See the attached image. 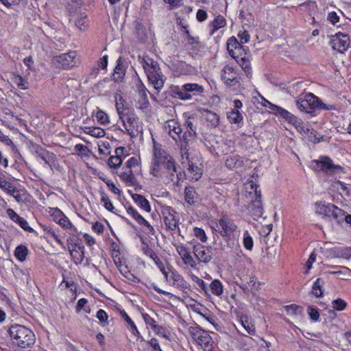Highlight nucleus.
<instances>
[{
  "label": "nucleus",
  "instance_id": "f257e3e1",
  "mask_svg": "<svg viewBox=\"0 0 351 351\" xmlns=\"http://www.w3.org/2000/svg\"><path fill=\"white\" fill-rule=\"evenodd\" d=\"M212 228L226 242L228 247H238L240 230L234 221L227 215H221L213 222Z\"/></svg>",
  "mask_w": 351,
  "mask_h": 351
},
{
  "label": "nucleus",
  "instance_id": "f03ea898",
  "mask_svg": "<svg viewBox=\"0 0 351 351\" xmlns=\"http://www.w3.org/2000/svg\"><path fill=\"white\" fill-rule=\"evenodd\" d=\"M138 60L144 69L149 82L156 90L160 91L164 86L165 79L158 62L148 56H143L142 58L139 56Z\"/></svg>",
  "mask_w": 351,
  "mask_h": 351
},
{
  "label": "nucleus",
  "instance_id": "7ed1b4c3",
  "mask_svg": "<svg viewBox=\"0 0 351 351\" xmlns=\"http://www.w3.org/2000/svg\"><path fill=\"white\" fill-rule=\"evenodd\" d=\"M9 334L13 343L22 348L30 347L35 343L34 332L24 326H12L9 328Z\"/></svg>",
  "mask_w": 351,
  "mask_h": 351
},
{
  "label": "nucleus",
  "instance_id": "20e7f679",
  "mask_svg": "<svg viewBox=\"0 0 351 351\" xmlns=\"http://www.w3.org/2000/svg\"><path fill=\"white\" fill-rule=\"evenodd\" d=\"M295 104L300 111L307 113H311L313 110L317 108L324 110L332 109V106L328 107L325 104L322 103L317 97L311 93L301 95L299 99L295 101Z\"/></svg>",
  "mask_w": 351,
  "mask_h": 351
},
{
  "label": "nucleus",
  "instance_id": "39448f33",
  "mask_svg": "<svg viewBox=\"0 0 351 351\" xmlns=\"http://www.w3.org/2000/svg\"><path fill=\"white\" fill-rule=\"evenodd\" d=\"M163 181L165 184H170L173 186H179L186 176L184 171H179L175 160H169L165 167Z\"/></svg>",
  "mask_w": 351,
  "mask_h": 351
},
{
  "label": "nucleus",
  "instance_id": "423d86ee",
  "mask_svg": "<svg viewBox=\"0 0 351 351\" xmlns=\"http://www.w3.org/2000/svg\"><path fill=\"white\" fill-rule=\"evenodd\" d=\"M204 89V87L196 83L185 84L181 86H175L173 93L175 97L184 101L191 100L194 97L201 95Z\"/></svg>",
  "mask_w": 351,
  "mask_h": 351
},
{
  "label": "nucleus",
  "instance_id": "0eeeda50",
  "mask_svg": "<svg viewBox=\"0 0 351 351\" xmlns=\"http://www.w3.org/2000/svg\"><path fill=\"white\" fill-rule=\"evenodd\" d=\"M189 332L194 341L200 346L204 351H212L213 341L208 332L199 326H190Z\"/></svg>",
  "mask_w": 351,
  "mask_h": 351
},
{
  "label": "nucleus",
  "instance_id": "6e6552de",
  "mask_svg": "<svg viewBox=\"0 0 351 351\" xmlns=\"http://www.w3.org/2000/svg\"><path fill=\"white\" fill-rule=\"evenodd\" d=\"M311 167L313 170L324 171L327 174H335L342 171V167L334 165L332 160L327 156H321L319 160H314L311 162Z\"/></svg>",
  "mask_w": 351,
  "mask_h": 351
},
{
  "label": "nucleus",
  "instance_id": "1a4fd4ad",
  "mask_svg": "<svg viewBox=\"0 0 351 351\" xmlns=\"http://www.w3.org/2000/svg\"><path fill=\"white\" fill-rule=\"evenodd\" d=\"M119 119L123 123L125 130L131 136H136L138 134V125L136 117L131 109L125 111L119 109Z\"/></svg>",
  "mask_w": 351,
  "mask_h": 351
},
{
  "label": "nucleus",
  "instance_id": "9d476101",
  "mask_svg": "<svg viewBox=\"0 0 351 351\" xmlns=\"http://www.w3.org/2000/svg\"><path fill=\"white\" fill-rule=\"evenodd\" d=\"M330 45L332 49L343 53L351 46L350 38L348 34L338 32L330 37Z\"/></svg>",
  "mask_w": 351,
  "mask_h": 351
},
{
  "label": "nucleus",
  "instance_id": "9b49d317",
  "mask_svg": "<svg viewBox=\"0 0 351 351\" xmlns=\"http://www.w3.org/2000/svg\"><path fill=\"white\" fill-rule=\"evenodd\" d=\"M317 213L328 217L337 219L343 216V210L334 204L326 202H320L317 204Z\"/></svg>",
  "mask_w": 351,
  "mask_h": 351
},
{
  "label": "nucleus",
  "instance_id": "f8f14e48",
  "mask_svg": "<svg viewBox=\"0 0 351 351\" xmlns=\"http://www.w3.org/2000/svg\"><path fill=\"white\" fill-rule=\"evenodd\" d=\"M237 75V71L232 65L227 64L221 70V80L228 86H233L239 83Z\"/></svg>",
  "mask_w": 351,
  "mask_h": 351
},
{
  "label": "nucleus",
  "instance_id": "ddd939ff",
  "mask_svg": "<svg viewBox=\"0 0 351 351\" xmlns=\"http://www.w3.org/2000/svg\"><path fill=\"white\" fill-rule=\"evenodd\" d=\"M193 253L196 258L203 263H208L213 258L211 247H206L199 243L193 246Z\"/></svg>",
  "mask_w": 351,
  "mask_h": 351
},
{
  "label": "nucleus",
  "instance_id": "4468645a",
  "mask_svg": "<svg viewBox=\"0 0 351 351\" xmlns=\"http://www.w3.org/2000/svg\"><path fill=\"white\" fill-rule=\"evenodd\" d=\"M53 62L58 67L71 68L76 64L75 52L63 53L54 57Z\"/></svg>",
  "mask_w": 351,
  "mask_h": 351
},
{
  "label": "nucleus",
  "instance_id": "2eb2a0df",
  "mask_svg": "<svg viewBox=\"0 0 351 351\" xmlns=\"http://www.w3.org/2000/svg\"><path fill=\"white\" fill-rule=\"evenodd\" d=\"M176 251L180 256L183 263L191 268L196 269L197 267V262L191 256L189 248L183 244L175 245Z\"/></svg>",
  "mask_w": 351,
  "mask_h": 351
},
{
  "label": "nucleus",
  "instance_id": "dca6fc26",
  "mask_svg": "<svg viewBox=\"0 0 351 351\" xmlns=\"http://www.w3.org/2000/svg\"><path fill=\"white\" fill-rule=\"evenodd\" d=\"M153 156V160L162 164L164 167L167 165L169 160H175L164 149L162 148L161 145L156 143L154 141Z\"/></svg>",
  "mask_w": 351,
  "mask_h": 351
},
{
  "label": "nucleus",
  "instance_id": "f3484780",
  "mask_svg": "<svg viewBox=\"0 0 351 351\" xmlns=\"http://www.w3.org/2000/svg\"><path fill=\"white\" fill-rule=\"evenodd\" d=\"M255 199L252 200L249 205V211L254 217H260L263 213V208L261 199V191H258V186H254Z\"/></svg>",
  "mask_w": 351,
  "mask_h": 351
},
{
  "label": "nucleus",
  "instance_id": "a211bd4d",
  "mask_svg": "<svg viewBox=\"0 0 351 351\" xmlns=\"http://www.w3.org/2000/svg\"><path fill=\"white\" fill-rule=\"evenodd\" d=\"M196 123L197 120L194 117H188L186 121V131L182 134V141L189 144L196 136Z\"/></svg>",
  "mask_w": 351,
  "mask_h": 351
},
{
  "label": "nucleus",
  "instance_id": "6ab92c4d",
  "mask_svg": "<svg viewBox=\"0 0 351 351\" xmlns=\"http://www.w3.org/2000/svg\"><path fill=\"white\" fill-rule=\"evenodd\" d=\"M169 283L183 292L186 293L187 291L189 290V284L184 280L181 274L175 270L171 271Z\"/></svg>",
  "mask_w": 351,
  "mask_h": 351
},
{
  "label": "nucleus",
  "instance_id": "aec40b11",
  "mask_svg": "<svg viewBox=\"0 0 351 351\" xmlns=\"http://www.w3.org/2000/svg\"><path fill=\"white\" fill-rule=\"evenodd\" d=\"M165 130L171 137L176 141L178 140L182 141V136H181L182 128L178 122L174 119L168 120L165 125Z\"/></svg>",
  "mask_w": 351,
  "mask_h": 351
},
{
  "label": "nucleus",
  "instance_id": "412c9836",
  "mask_svg": "<svg viewBox=\"0 0 351 351\" xmlns=\"http://www.w3.org/2000/svg\"><path fill=\"white\" fill-rule=\"evenodd\" d=\"M127 213L128 215L132 216L137 223L145 227V231L147 234H154L155 230L153 226H151L149 222L145 219V218L142 217L134 208L129 207L127 208Z\"/></svg>",
  "mask_w": 351,
  "mask_h": 351
},
{
  "label": "nucleus",
  "instance_id": "4be33fe9",
  "mask_svg": "<svg viewBox=\"0 0 351 351\" xmlns=\"http://www.w3.org/2000/svg\"><path fill=\"white\" fill-rule=\"evenodd\" d=\"M7 214L10 219L17 223L24 230L29 232H34V229L29 226L28 222L24 218L20 217L13 209H8Z\"/></svg>",
  "mask_w": 351,
  "mask_h": 351
},
{
  "label": "nucleus",
  "instance_id": "5701e85b",
  "mask_svg": "<svg viewBox=\"0 0 351 351\" xmlns=\"http://www.w3.org/2000/svg\"><path fill=\"white\" fill-rule=\"evenodd\" d=\"M184 167L186 168V176H188L190 180L197 181L202 177V170L195 161Z\"/></svg>",
  "mask_w": 351,
  "mask_h": 351
},
{
  "label": "nucleus",
  "instance_id": "b1692460",
  "mask_svg": "<svg viewBox=\"0 0 351 351\" xmlns=\"http://www.w3.org/2000/svg\"><path fill=\"white\" fill-rule=\"evenodd\" d=\"M117 63V64L114 69L113 77L115 81L118 82L121 81L125 76L127 69V62L121 57H119Z\"/></svg>",
  "mask_w": 351,
  "mask_h": 351
},
{
  "label": "nucleus",
  "instance_id": "393cba45",
  "mask_svg": "<svg viewBox=\"0 0 351 351\" xmlns=\"http://www.w3.org/2000/svg\"><path fill=\"white\" fill-rule=\"evenodd\" d=\"M267 102L273 106V109H276L277 113L283 118H285L289 123H292L295 125H298L301 123L300 119H298L295 116L290 113L287 110H285L277 106L273 105L269 101Z\"/></svg>",
  "mask_w": 351,
  "mask_h": 351
},
{
  "label": "nucleus",
  "instance_id": "a878e982",
  "mask_svg": "<svg viewBox=\"0 0 351 351\" xmlns=\"http://www.w3.org/2000/svg\"><path fill=\"white\" fill-rule=\"evenodd\" d=\"M164 222L169 230H174L178 227V221L173 214L170 212V208H167L162 211Z\"/></svg>",
  "mask_w": 351,
  "mask_h": 351
},
{
  "label": "nucleus",
  "instance_id": "bb28decb",
  "mask_svg": "<svg viewBox=\"0 0 351 351\" xmlns=\"http://www.w3.org/2000/svg\"><path fill=\"white\" fill-rule=\"evenodd\" d=\"M34 152L41 160H43L45 164L50 165V160H53L55 155L43 149L40 145H34L33 147Z\"/></svg>",
  "mask_w": 351,
  "mask_h": 351
},
{
  "label": "nucleus",
  "instance_id": "cd10ccee",
  "mask_svg": "<svg viewBox=\"0 0 351 351\" xmlns=\"http://www.w3.org/2000/svg\"><path fill=\"white\" fill-rule=\"evenodd\" d=\"M243 165V158L237 154L228 156L225 161V165L230 169L239 168L242 167Z\"/></svg>",
  "mask_w": 351,
  "mask_h": 351
},
{
  "label": "nucleus",
  "instance_id": "c85d7f7f",
  "mask_svg": "<svg viewBox=\"0 0 351 351\" xmlns=\"http://www.w3.org/2000/svg\"><path fill=\"white\" fill-rule=\"evenodd\" d=\"M298 8L302 11L306 12V14L314 19V15L317 10V5L315 1H307L304 3H300L298 5Z\"/></svg>",
  "mask_w": 351,
  "mask_h": 351
},
{
  "label": "nucleus",
  "instance_id": "c756f323",
  "mask_svg": "<svg viewBox=\"0 0 351 351\" xmlns=\"http://www.w3.org/2000/svg\"><path fill=\"white\" fill-rule=\"evenodd\" d=\"M199 196L193 186H186L184 189V199L190 205H194L197 202Z\"/></svg>",
  "mask_w": 351,
  "mask_h": 351
},
{
  "label": "nucleus",
  "instance_id": "7c9ffc66",
  "mask_svg": "<svg viewBox=\"0 0 351 351\" xmlns=\"http://www.w3.org/2000/svg\"><path fill=\"white\" fill-rule=\"evenodd\" d=\"M119 177L127 186H134L137 184V180L133 171L130 169H128V171L121 173Z\"/></svg>",
  "mask_w": 351,
  "mask_h": 351
},
{
  "label": "nucleus",
  "instance_id": "2f4dec72",
  "mask_svg": "<svg viewBox=\"0 0 351 351\" xmlns=\"http://www.w3.org/2000/svg\"><path fill=\"white\" fill-rule=\"evenodd\" d=\"M226 25V21L225 18L221 15H218L209 25L210 27V35H213L219 29L223 27Z\"/></svg>",
  "mask_w": 351,
  "mask_h": 351
},
{
  "label": "nucleus",
  "instance_id": "473e14b6",
  "mask_svg": "<svg viewBox=\"0 0 351 351\" xmlns=\"http://www.w3.org/2000/svg\"><path fill=\"white\" fill-rule=\"evenodd\" d=\"M56 220L57 223L64 228H71L73 227L69 218L59 209L56 210Z\"/></svg>",
  "mask_w": 351,
  "mask_h": 351
},
{
  "label": "nucleus",
  "instance_id": "72a5a7b5",
  "mask_svg": "<svg viewBox=\"0 0 351 351\" xmlns=\"http://www.w3.org/2000/svg\"><path fill=\"white\" fill-rule=\"evenodd\" d=\"M132 197L134 202L143 210L146 212L151 210L149 203L145 197L139 194H134Z\"/></svg>",
  "mask_w": 351,
  "mask_h": 351
},
{
  "label": "nucleus",
  "instance_id": "f704fd0d",
  "mask_svg": "<svg viewBox=\"0 0 351 351\" xmlns=\"http://www.w3.org/2000/svg\"><path fill=\"white\" fill-rule=\"evenodd\" d=\"M187 145L184 142L181 145L180 152H181V163L184 167L188 164L194 161V158L190 157V154L187 149Z\"/></svg>",
  "mask_w": 351,
  "mask_h": 351
},
{
  "label": "nucleus",
  "instance_id": "c9c22d12",
  "mask_svg": "<svg viewBox=\"0 0 351 351\" xmlns=\"http://www.w3.org/2000/svg\"><path fill=\"white\" fill-rule=\"evenodd\" d=\"M208 293L211 292L213 294L220 296L223 294V289L221 282L219 280H214L208 285Z\"/></svg>",
  "mask_w": 351,
  "mask_h": 351
},
{
  "label": "nucleus",
  "instance_id": "e433bc0d",
  "mask_svg": "<svg viewBox=\"0 0 351 351\" xmlns=\"http://www.w3.org/2000/svg\"><path fill=\"white\" fill-rule=\"evenodd\" d=\"M75 25L80 30H86L88 26V19L85 13H79L75 19Z\"/></svg>",
  "mask_w": 351,
  "mask_h": 351
},
{
  "label": "nucleus",
  "instance_id": "4c0bfd02",
  "mask_svg": "<svg viewBox=\"0 0 351 351\" xmlns=\"http://www.w3.org/2000/svg\"><path fill=\"white\" fill-rule=\"evenodd\" d=\"M120 315H121L122 318H123L124 320L127 322L128 326L130 327V330H131L132 333L136 337H139L140 332H139L138 330L137 329L136 324L132 320V319L128 316V315L125 313V311L123 310H121Z\"/></svg>",
  "mask_w": 351,
  "mask_h": 351
},
{
  "label": "nucleus",
  "instance_id": "58836bf2",
  "mask_svg": "<svg viewBox=\"0 0 351 351\" xmlns=\"http://www.w3.org/2000/svg\"><path fill=\"white\" fill-rule=\"evenodd\" d=\"M28 254V249L25 245H20L15 249L14 256L20 262L25 261Z\"/></svg>",
  "mask_w": 351,
  "mask_h": 351
},
{
  "label": "nucleus",
  "instance_id": "ea45409f",
  "mask_svg": "<svg viewBox=\"0 0 351 351\" xmlns=\"http://www.w3.org/2000/svg\"><path fill=\"white\" fill-rule=\"evenodd\" d=\"M137 89H138V93L139 97L142 99L143 101V106L145 108L147 107L149 104L147 96V88L144 86V84L142 83V82L138 79V84H136Z\"/></svg>",
  "mask_w": 351,
  "mask_h": 351
},
{
  "label": "nucleus",
  "instance_id": "a19ab883",
  "mask_svg": "<svg viewBox=\"0 0 351 351\" xmlns=\"http://www.w3.org/2000/svg\"><path fill=\"white\" fill-rule=\"evenodd\" d=\"M326 267L327 268L330 269L328 272L331 274L342 276V274L346 275L351 273V270L345 267H342L341 266L337 265H327Z\"/></svg>",
  "mask_w": 351,
  "mask_h": 351
},
{
  "label": "nucleus",
  "instance_id": "79ce46f5",
  "mask_svg": "<svg viewBox=\"0 0 351 351\" xmlns=\"http://www.w3.org/2000/svg\"><path fill=\"white\" fill-rule=\"evenodd\" d=\"M227 118L231 123L239 124L243 120V116L239 110H232L227 113Z\"/></svg>",
  "mask_w": 351,
  "mask_h": 351
},
{
  "label": "nucleus",
  "instance_id": "37998d69",
  "mask_svg": "<svg viewBox=\"0 0 351 351\" xmlns=\"http://www.w3.org/2000/svg\"><path fill=\"white\" fill-rule=\"evenodd\" d=\"M84 132L86 134L96 138L104 137L106 134L105 130L100 128H86Z\"/></svg>",
  "mask_w": 351,
  "mask_h": 351
},
{
  "label": "nucleus",
  "instance_id": "c03bdc74",
  "mask_svg": "<svg viewBox=\"0 0 351 351\" xmlns=\"http://www.w3.org/2000/svg\"><path fill=\"white\" fill-rule=\"evenodd\" d=\"M323 281L321 278H317L312 287V293L317 298H319L323 295L322 285Z\"/></svg>",
  "mask_w": 351,
  "mask_h": 351
},
{
  "label": "nucleus",
  "instance_id": "a18cd8bd",
  "mask_svg": "<svg viewBox=\"0 0 351 351\" xmlns=\"http://www.w3.org/2000/svg\"><path fill=\"white\" fill-rule=\"evenodd\" d=\"M71 245L75 247L71 249V246H69V251L71 256H74V253H80V259L82 261L84 258V246L77 243H71Z\"/></svg>",
  "mask_w": 351,
  "mask_h": 351
},
{
  "label": "nucleus",
  "instance_id": "49530a36",
  "mask_svg": "<svg viewBox=\"0 0 351 351\" xmlns=\"http://www.w3.org/2000/svg\"><path fill=\"white\" fill-rule=\"evenodd\" d=\"M243 243L246 250L251 251L253 249L254 241L248 230H245L243 232Z\"/></svg>",
  "mask_w": 351,
  "mask_h": 351
},
{
  "label": "nucleus",
  "instance_id": "de8ad7c7",
  "mask_svg": "<svg viewBox=\"0 0 351 351\" xmlns=\"http://www.w3.org/2000/svg\"><path fill=\"white\" fill-rule=\"evenodd\" d=\"M12 81L15 83L17 86L22 90L28 89V82L21 75H14L12 78Z\"/></svg>",
  "mask_w": 351,
  "mask_h": 351
},
{
  "label": "nucleus",
  "instance_id": "09e8293b",
  "mask_svg": "<svg viewBox=\"0 0 351 351\" xmlns=\"http://www.w3.org/2000/svg\"><path fill=\"white\" fill-rule=\"evenodd\" d=\"M122 158L115 156H111L108 160V165L110 168L117 169L122 164Z\"/></svg>",
  "mask_w": 351,
  "mask_h": 351
},
{
  "label": "nucleus",
  "instance_id": "8fccbe9b",
  "mask_svg": "<svg viewBox=\"0 0 351 351\" xmlns=\"http://www.w3.org/2000/svg\"><path fill=\"white\" fill-rule=\"evenodd\" d=\"M241 323L248 334L252 335L255 332V328L253 324L248 320L247 317H242Z\"/></svg>",
  "mask_w": 351,
  "mask_h": 351
},
{
  "label": "nucleus",
  "instance_id": "3c124183",
  "mask_svg": "<svg viewBox=\"0 0 351 351\" xmlns=\"http://www.w3.org/2000/svg\"><path fill=\"white\" fill-rule=\"evenodd\" d=\"M142 316L147 326H150L154 330H159L160 328V327L156 324L155 319L149 314L143 313Z\"/></svg>",
  "mask_w": 351,
  "mask_h": 351
},
{
  "label": "nucleus",
  "instance_id": "603ef678",
  "mask_svg": "<svg viewBox=\"0 0 351 351\" xmlns=\"http://www.w3.org/2000/svg\"><path fill=\"white\" fill-rule=\"evenodd\" d=\"M346 306L347 302L341 298L334 300L332 302V307L337 311H343L346 308Z\"/></svg>",
  "mask_w": 351,
  "mask_h": 351
},
{
  "label": "nucleus",
  "instance_id": "864d4df0",
  "mask_svg": "<svg viewBox=\"0 0 351 351\" xmlns=\"http://www.w3.org/2000/svg\"><path fill=\"white\" fill-rule=\"evenodd\" d=\"M193 235L203 243L207 241V237L204 230L200 228L195 227L193 228Z\"/></svg>",
  "mask_w": 351,
  "mask_h": 351
},
{
  "label": "nucleus",
  "instance_id": "5fc2aeb1",
  "mask_svg": "<svg viewBox=\"0 0 351 351\" xmlns=\"http://www.w3.org/2000/svg\"><path fill=\"white\" fill-rule=\"evenodd\" d=\"M237 62L239 64V65L242 67V69L247 74L250 73L251 67L250 65V62L245 57L241 58L240 59L238 58L237 60Z\"/></svg>",
  "mask_w": 351,
  "mask_h": 351
},
{
  "label": "nucleus",
  "instance_id": "6e6d98bb",
  "mask_svg": "<svg viewBox=\"0 0 351 351\" xmlns=\"http://www.w3.org/2000/svg\"><path fill=\"white\" fill-rule=\"evenodd\" d=\"M160 163L156 162V161H152V165L150 169V173L156 178L162 177V174L160 172Z\"/></svg>",
  "mask_w": 351,
  "mask_h": 351
},
{
  "label": "nucleus",
  "instance_id": "4d7b16f0",
  "mask_svg": "<svg viewBox=\"0 0 351 351\" xmlns=\"http://www.w3.org/2000/svg\"><path fill=\"white\" fill-rule=\"evenodd\" d=\"M241 47V44L238 42L234 36L230 37L227 41V49L233 48L235 50H239Z\"/></svg>",
  "mask_w": 351,
  "mask_h": 351
},
{
  "label": "nucleus",
  "instance_id": "13d9d810",
  "mask_svg": "<svg viewBox=\"0 0 351 351\" xmlns=\"http://www.w3.org/2000/svg\"><path fill=\"white\" fill-rule=\"evenodd\" d=\"M192 279L199 288L208 295V285L203 280L196 276H193Z\"/></svg>",
  "mask_w": 351,
  "mask_h": 351
},
{
  "label": "nucleus",
  "instance_id": "bf43d9fd",
  "mask_svg": "<svg viewBox=\"0 0 351 351\" xmlns=\"http://www.w3.org/2000/svg\"><path fill=\"white\" fill-rule=\"evenodd\" d=\"M307 313L311 318V319L313 322H318L319 319V313L317 309L312 307L308 306Z\"/></svg>",
  "mask_w": 351,
  "mask_h": 351
},
{
  "label": "nucleus",
  "instance_id": "052dcab7",
  "mask_svg": "<svg viewBox=\"0 0 351 351\" xmlns=\"http://www.w3.org/2000/svg\"><path fill=\"white\" fill-rule=\"evenodd\" d=\"M163 2L168 5L169 10L180 8L183 5V0H163Z\"/></svg>",
  "mask_w": 351,
  "mask_h": 351
},
{
  "label": "nucleus",
  "instance_id": "680f3d73",
  "mask_svg": "<svg viewBox=\"0 0 351 351\" xmlns=\"http://www.w3.org/2000/svg\"><path fill=\"white\" fill-rule=\"evenodd\" d=\"M285 308L289 315L300 314L302 312V308L296 304H291Z\"/></svg>",
  "mask_w": 351,
  "mask_h": 351
},
{
  "label": "nucleus",
  "instance_id": "e2e57ef3",
  "mask_svg": "<svg viewBox=\"0 0 351 351\" xmlns=\"http://www.w3.org/2000/svg\"><path fill=\"white\" fill-rule=\"evenodd\" d=\"M101 202L104 203V206L109 211H112L114 209V206L112 205V202L109 199V197L104 193H101Z\"/></svg>",
  "mask_w": 351,
  "mask_h": 351
},
{
  "label": "nucleus",
  "instance_id": "0e129e2a",
  "mask_svg": "<svg viewBox=\"0 0 351 351\" xmlns=\"http://www.w3.org/2000/svg\"><path fill=\"white\" fill-rule=\"evenodd\" d=\"M95 117L98 122L101 124H106L109 122L108 115L101 110L97 112Z\"/></svg>",
  "mask_w": 351,
  "mask_h": 351
},
{
  "label": "nucleus",
  "instance_id": "69168bd1",
  "mask_svg": "<svg viewBox=\"0 0 351 351\" xmlns=\"http://www.w3.org/2000/svg\"><path fill=\"white\" fill-rule=\"evenodd\" d=\"M206 119L210 122L212 125L216 126L219 123V117L216 113L208 112Z\"/></svg>",
  "mask_w": 351,
  "mask_h": 351
},
{
  "label": "nucleus",
  "instance_id": "338daca9",
  "mask_svg": "<svg viewBox=\"0 0 351 351\" xmlns=\"http://www.w3.org/2000/svg\"><path fill=\"white\" fill-rule=\"evenodd\" d=\"M135 29H136V34L138 35V36L141 39L144 38V37L145 36V32H146V29H145V27H144V25L141 23H137L135 26Z\"/></svg>",
  "mask_w": 351,
  "mask_h": 351
},
{
  "label": "nucleus",
  "instance_id": "774afa93",
  "mask_svg": "<svg viewBox=\"0 0 351 351\" xmlns=\"http://www.w3.org/2000/svg\"><path fill=\"white\" fill-rule=\"evenodd\" d=\"M138 166V160L136 157H131L128 160L125 162V167L127 169H131L132 167H136Z\"/></svg>",
  "mask_w": 351,
  "mask_h": 351
}]
</instances>
